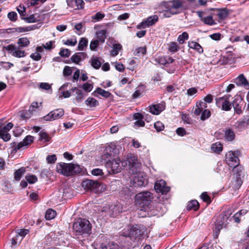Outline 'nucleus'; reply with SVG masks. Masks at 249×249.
Listing matches in <instances>:
<instances>
[{"label":"nucleus","instance_id":"nucleus-1","mask_svg":"<svg viewBox=\"0 0 249 249\" xmlns=\"http://www.w3.org/2000/svg\"><path fill=\"white\" fill-rule=\"evenodd\" d=\"M129 173L136 175L134 178L135 183L139 186H143L146 183V179L143 177V173L141 172V164L137 158L132 154L127 156Z\"/></svg>","mask_w":249,"mask_h":249},{"label":"nucleus","instance_id":"nucleus-2","mask_svg":"<svg viewBox=\"0 0 249 249\" xmlns=\"http://www.w3.org/2000/svg\"><path fill=\"white\" fill-rule=\"evenodd\" d=\"M58 173L66 176H70L79 173L81 169L79 165L73 163H66L61 162L56 166Z\"/></svg>","mask_w":249,"mask_h":249},{"label":"nucleus","instance_id":"nucleus-3","mask_svg":"<svg viewBox=\"0 0 249 249\" xmlns=\"http://www.w3.org/2000/svg\"><path fill=\"white\" fill-rule=\"evenodd\" d=\"M74 231L78 235L90 234L91 225L89 221L86 219L79 218L73 225Z\"/></svg>","mask_w":249,"mask_h":249},{"label":"nucleus","instance_id":"nucleus-4","mask_svg":"<svg viewBox=\"0 0 249 249\" xmlns=\"http://www.w3.org/2000/svg\"><path fill=\"white\" fill-rule=\"evenodd\" d=\"M82 186L87 190L98 194L105 191L106 187L100 182L91 179H86L82 183Z\"/></svg>","mask_w":249,"mask_h":249},{"label":"nucleus","instance_id":"nucleus-5","mask_svg":"<svg viewBox=\"0 0 249 249\" xmlns=\"http://www.w3.org/2000/svg\"><path fill=\"white\" fill-rule=\"evenodd\" d=\"M127 159L125 161H121L119 159H114L112 160H109L106 163V166L108 168L109 174H116L121 171L122 167L120 165L121 162L122 165L125 166L128 164L127 161Z\"/></svg>","mask_w":249,"mask_h":249},{"label":"nucleus","instance_id":"nucleus-6","mask_svg":"<svg viewBox=\"0 0 249 249\" xmlns=\"http://www.w3.org/2000/svg\"><path fill=\"white\" fill-rule=\"evenodd\" d=\"M239 151H229L226 155V161L231 167L235 168L239 164L238 156L240 155Z\"/></svg>","mask_w":249,"mask_h":249},{"label":"nucleus","instance_id":"nucleus-7","mask_svg":"<svg viewBox=\"0 0 249 249\" xmlns=\"http://www.w3.org/2000/svg\"><path fill=\"white\" fill-rule=\"evenodd\" d=\"M152 194L148 191L142 192L136 195V201L139 204L145 205L148 204L153 199Z\"/></svg>","mask_w":249,"mask_h":249},{"label":"nucleus","instance_id":"nucleus-8","mask_svg":"<svg viewBox=\"0 0 249 249\" xmlns=\"http://www.w3.org/2000/svg\"><path fill=\"white\" fill-rule=\"evenodd\" d=\"M5 48L14 57L21 58L26 56L25 52L22 50L20 47L17 46L15 45L10 44L5 47Z\"/></svg>","mask_w":249,"mask_h":249},{"label":"nucleus","instance_id":"nucleus-9","mask_svg":"<svg viewBox=\"0 0 249 249\" xmlns=\"http://www.w3.org/2000/svg\"><path fill=\"white\" fill-rule=\"evenodd\" d=\"M230 95H225L216 99V104L221 109L225 111H230L232 107V102L230 103Z\"/></svg>","mask_w":249,"mask_h":249},{"label":"nucleus","instance_id":"nucleus-10","mask_svg":"<svg viewBox=\"0 0 249 249\" xmlns=\"http://www.w3.org/2000/svg\"><path fill=\"white\" fill-rule=\"evenodd\" d=\"M64 114V111L62 108H57L51 111L47 115L44 116L42 118V120L45 121H53L61 118Z\"/></svg>","mask_w":249,"mask_h":249},{"label":"nucleus","instance_id":"nucleus-11","mask_svg":"<svg viewBox=\"0 0 249 249\" xmlns=\"http://www.w3.org/2000/svg\"><path fill=\"white\" fill-rule=\"evenodd\" d=\"M107 214L111 217H115L122 212V207L120 203H116L105 207Z\"/></svg>","mask_w":249,"mask_h":249},{"label":"nucleus","instance_id":"nucleus-12","mask_svg":"<svg viewBox=\"0 0 249 249\" xmlns=\"http://www.w3.org/2000/svg\"><path fill=\"white\" fill-rule=\"evenodd\" d=\"M159 17L157 15H154L149 16L145 20H143L140 24L137 25V28H145L153 26L158 21Z\"/></svg>","mask_w":249,"mask_h":249},{"label":"nucleus","instance_id":"nucleus-13","mask_svg":"<svg viewBox=\"0 0 249 249\" xmlns=\"http://www.w3.org/2000/svg\"><path fill=\"white\" fill-rule=\"evenodd\" d=\"M13 124L11 123H8L4 126H0V138L4 141L7 142L11 138V135L8 131L13 127Z\"/></svg>","mask_w":249,"mask_h":249},{"label":"nucleus","instance_id":"nucleus-14","mask_svg":"<svg viewBox=\"0 0 249 249\" xmlns=\"http://www.w3.org/2000/svg\"><path fill=\"white\" fill-rule=\"evenodd\" d=\"M34 137L28 135L27 136L22 142L18 143V144H17L15 142H13V146L14 147V149L15 150H18L20 149V148H22L25 146H27L29 145H30L31 143H32L34 142Z\"/></svg>","mask_w":249,"mask_h":249},{"label":"nucleus","instance_id":"nucleus-15","mask_svg":"<svg viewBox=\"0 0 249 249\" xmlns=\"http://www.w3.org/2000/svg\"><path fill=\"white\" fill-rule=\"evenodd\" d=\"M154 188L157 192L161 193L162 194H166L170 190V188L166 186L165 181L162 179L157 181L155 183Z\"/></svg>","mask_w":249,"mask_h":249},{"label":"nucleus","instance_id":"nucleus-16","mask_svg":"<svg viewBox=\"0 0 249 249\" xmlns=\"http://www.w3.org/2000/svg\"><path fill=\"white\" fill-rule=\"evenodd\" d=\"M166 6L172 13L177 14L178 13V10L182 7V3L178 0H173L168 2Z\"/></svg>","mask_w":249,"mask_h":249},{"label":"nucleus","instance_id":"nucleus-17","mask_svg":"<svg viewBox=\"0 0 249 249\" xmlns=\"http://www.w3.org/2000/svg\"><path fill=\"white\" fill-rule=\"evenodd\" d=\"M165 106L164 104L160 103L153 105L149 107L150 112L154 115H159L161 111L164 110Z\"/></svg>","mask_w":249,"mask_h":249},{"label":"nucleus","instance_id":"nucleus-18","mask_svg":"<svg viewBox=\"0 0 249 249\" xmlns=\"http://www.w3.org/2000/svg\"><path fill=\"white\" fill-rule=\"evenodd\" d=\"M87 56V54L85 53H77L71 57V59L73 63L78 64L79 63L84 60Z\"/></svg>","mask_w":249,"mask_h":249},{"label":"nucleus","instance_id":"nucleus-19","mask_svg":"<svg viewBox=\"0 0 249 249\" xmlns=\"http://www.w3.org/2000/svg\"><path fill=\"white\" fill-rule=\"evenodd\" d=\"M249 119L248 117H244L242 119L239 120L236 122L234 124L235 128L239 131L244 129L246 126L248 124Z\"/></svg>","mask_w":249,"mask_h":249},{"label":"nucleus","instance_id":"nucleus-20","mask_svg":"<svg viewBox=\"0 0 249 249\" xmlns=\"http://www.w3.org/2000/svg\"><path fill=\"white\" fill-rule=\"evenodd\" d=\"M235 83L237 86H243L246 88H249V83L243 74L239 75L236 79Z\"/></svg>","mask_w":249,"mask_h":249},{"label":"nucleus","instance_id":"nucleus-21","mask_svg":"<svg viewBox=\"0 0 249 249\" xmlns=\"http://www.w3.org/2000/svg\"><path fill=\"white\" fill-rule=\"evenodd\" d=\"M207 107L206 103L203 101H200L196 103V108L194 111V113L196 115H199L203 110Z\"/></svg>","mask_w":249,"mask_h":249},{"label":"nucleus","instance_id":"nucleus-22","mask_svg":"<svg viewBox=\"0 0 249 249\" xmlns=\"http://www.w3.org/2000/svg\"><path fill=\"white\" fill-rule=\"evenodd\" d=\"M239 96H235L233 100L232 101V106L233 107L234 112L237 114H241L242 113L241 107L239 106L238 102L239 100Z\"/></svg>","mask_w":249,"mask_h":249},{"label":"nucleus","instance_id":"nucleus-23","mask_svg":"<svg viewBox=\"0 0 249 249\" xmlns=\"http://www.w3.org/2000/svg\"><path fill=\"white\" fill-rule=\"evenodd\" d=\"M188 47L190 48L196 50L199 53H202L203 52V49L201 46L196 42L189 41Z\"/></svg>","mask_w":249,"mask_h":249},{"label":"nucleus","instance_id":"nucleus-24","mask_svg":"<svg viewBox=\"0 0 249 249\" xmlns=\"http://www.w3.org/2000/svg\"><path fill=\"white\" fill-rule=\"evenodd\" d=\"M115 145L111 144L106 148L105 154L107 155L106 158L113 156V154L116 153V150L115 149Z\"/></svg>","mask_w":249,"mask_h":249},{"label":"nucleus","instance_id":"nucleus-25","mask_svg":"<svg viewBox=\"0 0 249 249\" xmlns=\"http://www.w3.org/2000/svg\"><path fill=\"white\" fill-rule=\"evenodd\" d=\"M102 59L100 57H92L91 58V65L95 69H98L101 66Z\"/></svg>","mask_w":249,"mask_h":249},{"label":"nucleus","instance_id":"nucleus-26","mask_svg":"<svg viewBox=\"0 0 249 249\" xmlns=\"http://www.w3.org/2000/svg\"><path fill=\"white\" fill-rule=\"evenodd\" d=\"M199 208V203L196 200H192L188 203L187 210L188 211L193 210L196 211Z\"/></svg>","mask_w":249,"mask_h":249},{"label":"nucleus","instance_id":"nucleus-27","mask_svg":"<svg viewBox=\"0 0 249 249\" xmlns=\"http://www.w3.org/2000/svg\"><path fill=\"white\" fill-rule=\"evenodd\" d=\"M85 104L89 107H93L98 106L99 102L97 100L92 97H89L85 101Z\"/></svg>","mask_w":249,"mask_h":249},{"label":"nucleus","instance_id":"nucleus-28","mask_svg":"<svg viewBox=\"0 0 249 249\" xmlns=\"http://www.w3.org/2000/svg\"><path fill=\"white\" fill-rule=\"evenodd\" d=\"M71 91H76V101L78 103L81 102L83 99H84V94L82 90L78 89L76 87H74L72 88L71 89Z\"/></svg>","mask_w":249,"mask_h":249},{"label":"nucleus","instance_id":"nucleus-29","mask_svg":"<svg viewBox=\"0 0 249 249\" xmlns=\"http://www.w3.org/2000/svg\"><path fill=\"white\" fill-rule=\"evenodd\" d=\"M224 137L227 141H232L235 138V134L232 130L228 129L225 131Z\"/></svg>","mask_w":249,"mask_h":249},{"label":"nucleus","instance_id":"nucleus-30","mask_svg":"<svg viewBox=\"0 0 249 249\" xmlns=\"http://www.w3.org/2000/svg\"><path fill=\"white\" fill-rule=\"evenodd\" d=\"M17 43L18 47H20L21 48L23 47H26L28 46L30 44V41L26 37H22L18 39Z\"/></svg>","mask_w":249,"mask_h":249},{"label":"nucleus","instance_id":"nucleus-31","mask_svg":"<svg viewBox=\"0 0 249 249\" xmlns=\"http://www.w3.org/2000/svg\"><path fill=\"white\" fill-rule=\"evenodd\" d=\"M25 172V168L24 167H21L18 170H17L14 173V178L16 180H19Z\"/></svg>","mask_w":249,"mask_h":249},{"label":"nucleus","instance_id":"nucleus-32","mask_svg":"<svg viewBox=\"0 0 249 249\" xmlns=\"http://www.w3.org/2000/svg\"><path fill=\"white\" fill-rule=\"evenodd\" d=\"M179 50V47L175 42H171L168 44V51L172 53H175Z\"/></svg>","mask_w":249,"mask_h":249},{"label":"nucleus","instance_id":"nucleus-33","mask_svg":"<svg viewBox=\"0 0 249 249\" xmlns=\"http://www.w3.org/2000/svg\"><path fill=\"white\" fill-rule=\"evenodd\" d=\"M88 40L87 38L82 37L80 39L78 45V50L79 51H83L84 48L88 45Z\"/></svg>","mask_w":249,"mask_h":249},{"label":"nucleus","instance_id":"nucleus-34","mask_svg":"<svg viewBox=\"0 0 249 249\" xmlns=\"http://www.w3.org/2000/svg\"><path fill=\"white\" fill-rule=\"evenodd\" d=\"M143 89L144 88L143 85L139 86L138 87H137L136 90L132 95L133 98L137 99L139 98L142 94Z\"/></svg>","mask_w":249,"mask_h":249},{"label":"nucleus","instance_id":"nucleus-35","mask_svg":"<svg viewBox=\"0 0 249 249\" xmlns=\"http://www.w3.org/2000/svg\"><path fill=\"white\" fill-rule=\"evenodd\" d=\"M96 36L99 42H104L106 37V32L105 30H100L97 32Z\"/></svg>","mask_w":249,"mask_h":249},{"label":"nucleus","instance_id":"nucleus-36","mask_svg":"<svg viewBox=\"0 0 249 249\" xmlns=\"http://www.w3.org/2000/svg\"><path fill=\"white\" fill-rule=\"evenodd\" d=\"M228 14L229 12L228 10L224 9L219 10L217 14V16L219 19L223 20L227 18Z\"/></svg>","mask_w":249,"mask_h":249},{"label":"nucleus","instance_id":"nucleus-37","mask_svg":"<svg viewBox=\"0 0 249 249\" xmlns=\"http://www.w3.org/2000/svg\"><path fill=\"white\" fill-rule=\"evenodd\" d=\"M56 215V212L53 209H50L46 211L45 218L47 220H51L54 218Z\"/></svg>","mask_w":249,"mask_h":249},{"label":"nucleus","instance_id":"nucleus-38","mask_svg":"<svg viewBox=\"0 0 249 249\" xmlns=\"http://www.w3.org/2000/svg\"><path fill=\"white\" fill-rule=\"evenodd\" d=\"M188 34L186 32H184L182 33L181 35L178 36L177 40L179 43V44H182L185 42V40H188Z\"/></svg>","mask_w":249,"mask_h":249},{"label":"nucleus","instance_id":"nucleus-39","mask_svg":"<svg viewBox=\"0 0 249 249\" xmlns=\"http://www.w3.org/2000/svg\"><path fill=\"white\" fill-rule=\"evenodd\" d=\"M230 59L226 55H221L219 59L217 61V64L220 65L227 64L230 61Z\"/></svg>","mask_w":249,"mask_h":249},{"label":"nucleus","instance_id":"nucleus-40","mask_svg":"<svg viewBox=\"0 0 249 249\" xmlns=\"http://www.w3.org/2000/svg\"><path fill=\"white\" fill-rule=\"evenodd\" d=\"M122 49V46L119 44H115L113 45V49L111 50L110 53L112 56H116L119 52Z\"/></svg>","mask_w":249,"mask_h":249},{"label":"nucleus","instance_id":"nucleus-41","mask_svg":"<svg viewBox=\"0 0 249 249\" xmlns=\"http://www.w3.org/2000/svg\"><path fill=\"white\" fill-rule=\"evenodd\" d=\"M201 20L206 24L213 25L215 24L212 16H209L201 18Z\"/></svg>","mask_w":249,"mask_h":249},{"label":"nucleus","instance_id":"nucleus-42","mask_svg":"<svg viewBox=\"0 0 249 249\" xmlns=\"http://www.w3.org/2000/svg\"><path fill=\"white\" fill-rule=\"evenodd\" d=\"M94 92L97 93L106 98L109 97L111 94L109 91H106L100 88H97Z\"/></svg>","mask_w":249,"mask_h":249},{"label":"nucleus","instance_id":"nucleus-43","mask_svg":"<svg viewBox=\"0 0 249 249\" xmlns=\"http://www.w3.org/2000/svg\"><path fill=\"white\" fill-rule=\"evenodd\" d=\"M211 148L213 152L219 153L220 152L222 151L223 147L221 143L216 142L212 144Z\"/></svg>","mask_w":249,"mask_h":249},{"label":"nucleus","instance_id":"nucleus-44","mask_svg":"<svg viewBox=\"0 0 249 249\" xmlns=\"http://www.w3.org/2000/svg\"><path fill=\"white\" fill-rule=\"evenodd\" d=\"M39 140H44V142H49L51 139V137L46 132L41 131L39 132Z\"/></svg>","mask_w":249,"mask_h":249},{"label":"nucleus","instance_id":"nucleus-45","mask_svg":"<svg viewBox=\"0 0 249 249\" xmlns=\"http://www.w3.org/2000/svg\"><path fill=\"white\" fill-rule=\"evenodd\" d=\"M247 211L244 210H240L238 213H236L233 216V219L235 222L239 223L240 222L241 213H247Z\"/></svg>","mask_w":249,"mask_h":249},{"label":"nucleus","instance_id":"nucleus-46","mask_svg":"<svg viewBox=\"0 0 249 249\" xmlns=\"http://www.w3.org/2000/svg\"><path fill=\"white\" fill-rule=\"evenodd\" d=\"M146 52V47H141L136 49L134 52L135 55L140 56L145 54Z\"/></svg>","mask_w":249,"mask_h":249},{"label":"nucleus","instance_id":"nucleus-47","mask_svg":"<svg viewBox=\"0 0 249 249\" xmlns=\"http://www.w3.org/2000/svg\"><path fill=\"white\" fill-rule=\"evenodd\" d=\"M74 29L76 30L75 33L78 35H81L84 32L82 23H78L75 24Z\"/></svg>","mask_w":249,"mask_h":249},{"label":"nucleus","instance_id":"nucleus-48","mask_svg":"<svg viewBox=\"0 0 249 249\" xmlns=\"http://www.w3.org/2000/svg\"><path fill=\"white\" fill-rule=\"evenodd\" d=\"M72 2L76 3L75 9H80L84 8V2L83 0H72Z\"/></svg>","mask_w":249,"mask_h":249},{"label":"nucleus","instance_id":"nucleus-49","mask_svg":"<svg viewBox=\"0 0 249 249\" xmlns=\"http://www.w3.org/2000/svg\"><path fill=\"white\" fill-rule=\"evenodd\" d=\"M25 178L26 180L30 184H33L37 181V178L35 175H27L26 176Z\"/></svg>","mask_w":249,"mask_h":249},{"label":"nucleus","instance_id":"nucleus-50","mask_svg":"<svg viewBox=\"0 0 249 249\" xmlns=\"http://www.w3.org/2000/svg\"><path fill=\"white\" fill-rule=\"evenodd\" d=\"M201 113L202 114L200 117L201 120H206V119L208 118L211 115V112L210 110L207 109H204Z\"/></svg>","mask_w":249,"mask_h":249},{"label":"nucleus","instance_id":"nucleus-51","mask_svg":"<svg viewBox=\"0 0 249 249\" xmlns=\"http://www.w3.org/2000/svg\"><path fill=\"white\" fill-rule=\"evenodd\" d=\"M31 110H30L29 109L28 110H25L21 112L20 114V117L23 119H27L31 117L32 115Z\"/></svg>","mask_w":249,"mask_h":249},{"label":"nucleus","instance_id":"nucleus-52","mask_svg":"<svg viewBox=\"0 0 249 249\" xmlns=\"http://www.w3.org/2000/svg\"><path fill=\"white\" fill-rule=\"evenodd\" d=\"M59 54L62 57H68L70 55L71 52L68 49H63L60 51Z\"/></svg>","mask_w":249,"mask_h":249},{"label":"nucleus","instance_id":"nucleus-53","mask_svg":"<svg viewBox=\"0 0 249 249\" xmlns=\"http://www.w3.org/2000/svg\"><path fill=\"white\" fill-rule=\"evenodd\" d=\"M154 127L158 132L162 131L164 128V124L161 122L158 121L154 124Z\"/></svg>","mask_w":249,"mask_h":249},{"label":"nucleus","instance_id":"nucleus-54","mask_svg":"<svg viewBox=\"0 0 249 249\" xmlns=\"http://www.w3.org/2000/svg\"><path fill=\"white\" fill-rule=\"evenodd\" d=\"M77 43V40L76 38H71L67 39L64 42V44L68 46H74Z\"/></svg>","mask_w":249,"mask_h":249},{"label":"nucleus","instance_id":"nucleus-55","mask_svg":"<svg viewBox=\"0 0 249 249\" xmlns=\"http://www.w3.org/2000/svg\"><path fill=\"white\" fill-rule=\"evenodd\" d=\"M72 73V70L71 68L69 66H66L64 67L63 69V75L64 76H68L71 75Z\"/></svg>","mask_w":249,"mask_h":249},{"label":"nucleus","instance_id":"nucleus-56","mask_svg":"<svg viewBox=\"0 0 249 249\" xmlns=\"http://www.w3.org/2000/svg\"><path fill=\"white\" fill-rule=\"evenodd\" d=\"M201 198L203 201L210 204L211 202V200L210 196L207 195L206 192H203L201 195Z\"/></svg>","mask_w":249,"mask_h":249},{"label":"nucleus","instance_id":"nucleus-57","mask_svg":"<svg viewBox=\"0 0 249 249\" xmlns=\"http://www.w3.org/2000/svg\"><path fill=\"white\" fill-rule=\"evenodd\" d=\"M161 17L162 18H169L172 15H174V14L171 12V10L167 7V10L164 11L162 13H161Z\"/></svg>","mask_w":249,"mask_h":249},{"label":"nucleus","instance_id":"nucleus-58","mask_svg":"<svg viewBox=\"0 0 249 249\" xmlns=\"http://www.w3.org/2000/svg\"><path fill=\"white\" fill-rule=\"evenodd\" d=\"M7 17L11 21H15L17 19V14L15 12H10Z\"/></svg>","mask_w":249,"mask_h":249},{"label":"nucleus","instance_id":"nucleus-59","mask_svg":"<svg viewBox=\"0 0 249 249\" xmlns=\"http://www.w3.org/2000/svg\"><path fill=\"white\" fill-rule=\"evenodd\" d=\"M99 42L98 40H92L89 45L90 50L95 51L99 44Z\"/></svg>","mask_w":249,"mask_h":249},{"label":"nucleus","instance_id":"nucleus-60","mask_svg":"<svg viewBox=\"0 0 249 249\" xmlns=\"http://www.w3.org/2000/svg\"><path fill=\"white\" fill-rule=\"evenodd\" d=\"M56 159V157L54 154L49 155L46 158V160L48 163H54Z\"/></svg>","mask_w":249,"mask_h":249},{"label":"nucleus","instance_id":"nucleus-61","mask_svg":"<svg viewBox=\"0 0 249 249\" xmlns=\"http://www.w3.org/2000/svg\"><path fill=\"white\" fill-rule=\"evenodd\" d=\"M82 87L85 91L90 92L93 88V86L91 84L86 83L83 85Z\"/></svg>","mask_w":249,"mask_h":249},{"label":"nucleus","instance_id":"nucleus-62","mask_svg":"<svg viewBox=\"0 0 249 249\" xmlns=\"http://www.w3.org/2000/svg\"><path fill=\"white\" fill-rule=\"evenodd\" d=\"M105 17V15L100 12L97 13L94 16L92 17L93 19L96 21H99Z\"/></svg>","mask_w":249,"mask_h":249},{"label":"nucleus","instance_id":"nucleus-63","mask_svg":"<svg viewBox=\"0 0 249 249\" xmlns=\"http://www.w3.org/2000/svg\"><path fill=\"white\" fill-rule=\"evenodd\" d=\"M140 232V230H138L137 226H133L131 229L130 234L132 235H135V237H137V235L138 233Z\"/></svg>","mask_w":249,"mask_h":249},{"label":"nucleus","instance_id":"nucleus-64","mask_svg":"<svg viewBox=\"0 0 249 249\" xmlns=\"http://www.w3.org/2000/svg\"><path fill=\"white\" fill-rule=\"evenodd\" d=\"M209 37L213 40L218 41V40H219L221 39V34L219 33H214V34L210 35L209 36Z\"/></svg>","mask_w":249,"mask_h":249}]
</instances>
